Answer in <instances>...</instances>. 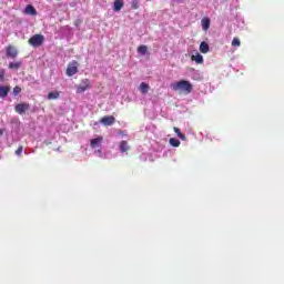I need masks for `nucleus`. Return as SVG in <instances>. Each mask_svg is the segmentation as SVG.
I'll use <instances>...</instances> for the list:
<instances>
[{
    "instance_id": "obj_17",
    "label": "nucleus",
    "mask_w": 284,
    "mask_h": 284,
    "mask_svg": "<svg viewBox=\"0 0 284 284\" xmlns=\"http://www.w3.org/2000/svg\"><path fill=\"white\" fill-rule=\"evenodd\" d=\"M170 145H172V148H179V145H181V141H179V139L176 138H171L169 140Z\"/></svg>"
},
{
    "instance_id": "obj_10",
    "label": "nucleus",
    "mask_w": 284,
    "mask_h": 284,
    "mask_svg": "<svg viewBox=\"0 0 284 284\" xmlns=\"http://www.w3.org/2000/svg\"><path fill=\"white\" fill-rule=\"evenodd\" d=\"M26 14H30L31 17H37V9L32 7V4H28L24 9Z\"/></svg>"
},
{
    "instance_id": "obj_20",
    "label": "nucleus",
    "mask_w": 284,
    "mask_h": 284,
    "mask_svg": "<svg viewBox=\"0 0 284 284\" xmlns=\"http://www.w3.org/2000/svg\"><path fill=\"white\" fill-rule=\"evenodd\" d=\"M19 68H21V61L11 62V63L9 64V69H10V70H19Z\"/></svg>"
},
{
    "instance_id": "obj_13",
    "label": "nucleus",
    "mask_w": 284,
    "mask_h": 284,
    "mask_svg": "<svg viewBox=\"0 0 284 284\" xmlns=\"http://www.w3.org/2000/svg\"><path fill=\"white\" fill-rule=\"evenodd\" d=\"M201 24L204 32H207V30H210V20L207 18L202 19Z\"/></svg>"
},
{
    "instance_id": "obj_5",
    "label": "nucleus",
    "mask_w": 284,
    "mask_h": 284,
    "mask_svg": "<svg viewBox=\"0 0 284 284\" xmlns=\"http://www.w3.org/2000/svg\"><path fill=\"white\" fill-rule=\"evenodd\" d=\"M90 88V81L88 79H83L81 83L77 87V93L78 94H83L85 90Z\"/></svg>"
},
{
    "instance_id": "obj_9",
    "label": "nucleus",
    "mask_w": 284,
    "mask_h": 284,
    "mask_svg": "<svg viewBox=\"0 0 284 284\" xmlns=\"http://www.w3.org/2000/svg\"><path fill=\"white\" fill-rule=\"evenodd\" d=\"M114 121H115V119L112 115L104 116V118L101 119V123L103 125H113Z\"/></svg>"
},
{
    "instance_id": "obj_1",
    "label": "nucleus",
    "mask_w": 284,
    "mask_h": 284,
    "mask_svg": "<svg viewBox=\"0 0 284 284\" xmlns=\"http://www.w3.org/2000/svg\"><path fill=\"white\" fill-rule=\"evenodd\" d=\"M103 136L93 138L90 141V146L93 150L95 156L99 159H108V155L103 153Z\"/></svg>"
},
{
    "instance_id": "obj_2",
    "label": "nucleus",
    "mask_w": 284,
    "mask_h": 284,
    "mask_svg": "<svg viewBox=\"0 0 284 284\" xmlns=\"http://www.w3.org/2000/svg\"><path fill=\"white\" fill-rule=\"evenodd\" d=\"M172 90H180L181 92H192V83L185 81V80H181L179 82H175L171 85Z\"/></svg>"
},
{
    "instance_id": "obj_6",
    "label": "nucleus",
    "mask_w": 284,
    "mask_h": 284,
    "mask_svg": "<svg viewBox=\"0 0 284 284\" xmlns=\"http://www.w3.org/2000/svg\"><path fill=\"white\" fill-rule=\"evenodd\" d=\"M28 110H30V104H28V103H19L16 105V112L18 114H26V112H28Z\"/></svg>"
},
{
    "instance_id": "obj_7",
    "label": "nucleus",
    "mask_w": 284,
    "mask_h": 284,
    "mask_svg": "<svg viewBox=\"0 0 284 284\" xmlns=\"http://www.w3.org/2000/svg\"><path fill=\"white\" fill-rule=\"evenodd\" d=\"M19 54V52L17 51V48L9 45L7 48V57H9L10 59H16V57Z\"/></svg>"
},
{
    "instance_id": "obj_24",
    "label": "nucleus",
    "mask_w": 284,
    "mask_h": 284,
    "mask_svg": "<svg viewBox=\"0 0 284 284\" xmlns=\"http://www.w3.org/2000/svg\"><path fill=\"white\" fill-rule=\"evenodd\" d=\"M21 152H23V146H19L16 151L17 156L21 155Z\"/></svg>"
},
{
    "instance_id": "obj_8",
    "label": "nucleus",
    "mask_w": 284,
    "mask_h": 284,
    "mask_svg": "<svg viewBox=\"0 0 284 284\" xmlns=\"http://www.w3.org/2000/svg\"><path fill=\"white\" fill-rule=\"evenodd\" d=\"M119 150H120L121 154H125V152H129V150H130V144H128L126 141H121L119 144Z\"/></svg>"
},
{
    "instance_id": "obj_15",
    "label": "nucleus",
    "mask_w": 284,
    "mask_h": 284,
    "mask_svg": "<svg viewBox=\"0 0 284 284\" xmlns=\"http://www.w3.org/2000/svg\"><path fill=\"white\" fill-rule=\"evenodd\" d=\"M121 8H123V0H115L114 6H113V10L115 12H119L121 10Z\"/></svg>"
},
{
    "instance_id": "obj_22",
    "label": "nucleus",
    "mask_w": 284,
    "mask_h": 284,
    "mask_svg": "<svg viewBox=\"0 0 284 284\" xmlns=\"http://www.w3.org/2000/svg\"><path fill=\"white\" fill-rule=\"evenodd\" d=\"M232 45L235 48H240L241 47V40L239 38H234L232 40Z\"/></svg>"
},
{
    "instance_id": "obj_12",
    "label": "nucleus",
    "mask_w": 284,
    "mask_h": 284,
    "mask_svg": "<svg viewBox=\"0 0 284 284\" xmlns=\"http://www.w3.org/2000/svg\"><path fill=\"white\" fill-rule=\"evenodd\" d=\"M191 59L192 61H195V63H199V64L203 63V57L199 52H195V54H193Z\"/></svg>"
},
{
    "instance_id": "obj_21",
    "label": "nucleus",
    "mask_w": 284,
    "mask_h": 284,
    "mask_svg": "<svg viewBox=\"0 0 284 284\" xmlns=\"http://www.w3.org/2000/svg\"><path fill=\"white\" fill-rule=\"evenodd\" d=\"M60 97V92L59 91H53V92H50L48 94V99L49 100H54V99H58Z\"/></svg>"
},
{
    "instance_id": "obj_18",
    "label": "nucleus",
    "mask_w": 284,
    "mask_h": 284,
    "mask_svg": "<svg viewBox=\"0 0 284 284\" xmlns=\"http://www.w3.org/2000/svg\"><path fill=\"white\" fill-rule=\"evenodd\" d=\"M138 52L139 54H141L142 57H145V54H148V45H140L138 48Z\"/></svg>"
},
{
    "instance_id": "obj_14",
    "label": "nucleus",
    "mask_w": 284,
    "mask_h": 284,
    "mask_svg": "<svg viewBox=\"0 0 284 284\" xmlns=\"http://www.w3.org/2000/svg\"><path fill=\"white\" fill-rule=\"evenodd\" d=\"M8 92H10V88L0 87V99H6V97H8Z\"/></svg>"
},
{
    "instance_id": "obj_23",
    "label": "nucleus",
    "mask_w": 284,
    "mask_h": 284,
    "mask_svg": "<svg viewBox=\"0 0 284 284\" xmlns=\"http://www.w3.org/2000/svg\"><path fill=\"white\" fill-rule=\"evenodd\" d=\"M20 93H21V88L14 87V88H13V94H14V97H17V95L20 94Z\"/></svg>"
},
{
    "instance_id": "obj_25",
    "label": "nucleus",
    "mask_w": 284,
    "mask_h": 284,
    "mask_svg": "<svg viewBox=\"0 0 284 284\" xmlns=\"http://www.w3.org/2000/svg\"><path fill=\"white\" fill-rule=\"evenodd\" d=\"M133 8H135V9L138 8L136 7V1H133Z\"/></svg>"
},
{
    "instance_id": "obj_4",
    "label": "nucleus",
    "mask_w": 284,
    "mask_h": 284,
    "mask_svg": "<svg viewBox=\"0 0 284 284\" xmlns=\"http://www.w3.org/2000/svg\"><path fill=\"white\" fill-rule=\"evenodd\" d=\"M79 72V62L72 61L67 68V75L74 77Z\"/></svg>"
},
{
    "instance_id": "obj_11",
    "label": "nucleus",
    "mask_w": 284,
    "mask_h": 284,
    "mask_svg": "<svg viewBox=\"0 0 284 284\" xmlns=\"http://www.w3.org/2000/svg\"><path fill=\"white\" fill-rule=\"evenodd\" d=\"M200 52H202V54H207L210 52V44H207V42H201Z\"/></svg>"
},
{
    "instance_id": "obj_16",
    "label": "nucleus",
    "mask_w": 284,
    "mask_h": 284,
    "mask_svg": "<svg viewBox=\"0 0 284 284\" xmlns=\"http://www.w3.org/2000/svg\"><path fill=\"white\" fill-rule=\"evenodd\" d=\"M150 91V85H148V83L142 82L140 84V92H142L143 94H148V92Z\"/></svg>"
},
{
    "instance_id": "obj_3",
    "label": "nucleus",
    "mask_w": 284,
    "mask_h": 284,
    "mask_svg": "<svg viewBox=\"0 0 284 284\" xmlns=\"http://www.w3.org/2000/svg\"><path fill=\"white\" fill-rule=\"evenodd\" d=\"M44 39L45 38L41 34H34L33 37L30 38L29 43L33 48H39V45L43 44Z\"/></svg>"
},
{
    "instance_id": "obj_19",
    "label": "nucleus",
    "mask_w": 284,
    "mask_h": 284,
    "mask_svg": "<svg viewBox=\"0 0 284 284\" xmlns=\"http://www.w3.org/2000/svg\"><path fill=\"white\" fill-rule=\"evenodd\" d=\"M173 130L181 141H185V134L181 133V129L174 126Z\"/></svg>"
}]
</instances>
